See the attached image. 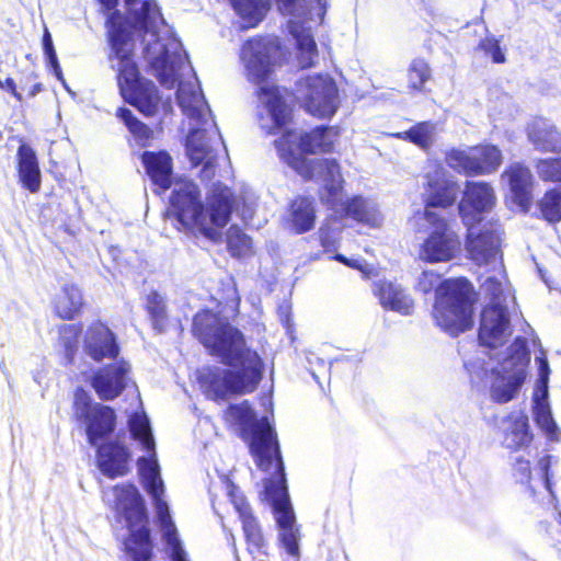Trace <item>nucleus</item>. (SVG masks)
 Returning <instances> with one entry per match:
<instances>
[{"label":"nucleus","mask_w":561,"mask_h":561,"mask_svg":"<svg viewBox=\"0 0 561 561\" xmlns=\"http://www.w3.org/2000/svg\"><path fill=\"white\" fill-rule=\"evenodd\" d=\"M130 15L127 21L118 11L106 20L111 51V68L117 72L121 95L146 116H153L161 105V96L153 82L139 77L134 60L133 30L141 36L144 57L160 83L172 88L186 67L187 56L181 42L165 24L152 0H125Z\"/></svg>","instance_id":"1"},{"label":"nucleus","mask_w":561,"mask_h":561,"mask_svg":"<svg viewBox=\"0 0 561 561\" xmlns=\"http://www.w3.org/2000/svg\"><path fill=\"white\" fill-rule=\"evenodd\" d=\"M129 428L134 438L141 444L148 454L138 459L137 466L145 490L153 501L165 552L171 561H190L170 515L169 505L163 497L164 484L160 476L154 451L156 443L148 417L145 414L135 413L129 420ZM104 499L125 518L129 529L125 548L133 561H149L152 549L150 530L147 525L148 518L144 500L136 486L133 484L113 486L104 492Z\"/></svg>","instance_id":"2"},{"label":"nucleus","mask_w":561,"mask_h":561,"mask_svg":"<svg viewBox=\"0 0 561 561\" xmlns=\"http://www.w3.org/2000/svg\"><path fill=\"white\" fill-rule=\"evenodd\" d=\"M195 335L230 369L204 367L197 373L203 393L214 401L232 394L253 392L263 377V362L255 351L247 347L242 333L217 314L204 311L195 316Z\"/></svg>","instance_id":"3"},{"label":"nucleus","mask_w":561,"mask_h":561,"mask_svg":"<svg viewBox=\"0 0 561 561\" xmlns=\"http://www.w3.org/2000/svg\"><path fill=\"white\" fill-rule=\"evenodd\" d=\"M225 416L228 422L241 427L256 465L264 471H272V477L264 481L265 493L273 502L282 546L288 554L298 561L300 531L288 500L275 433L266 417L256 420L248 401L230 405Z\"/></svg>","instance_id":"4"},{"label":"nucleus","mask_w":561,"mask_h":561,"mask_svg":"<svg viewBox=\"0 0 561 561\" xmlns=\"http://www.w3.org/2000/svg\"><path fill=\"white\" fill-rule=\"evenodd\" d=\"M339 131L334 127H318L310 133L289 130L275 146L280 159L304 179L322 182L320 198L324 204L335 205L342 198L343 179L340 165L333 159H307L306 153L330 152L333 150Z\"/></svg>","instance_id":"5"},{"label":"nucleus","mask_w":561,"mask_h":561,"mask_svg":"<svg viewBox=\"0 0 561 561\" xmlns=\"http://www.w3.org/2000/svg\"><path fill=\"white\" fill-rule=\"evenodd\" d=\"M278 49L276 37H256L247 41L240 51L245 77L259 85V124L268 134L283 128L290 119V108L283 93L278 87L268 82Z\"/></svg>","instance_id":"6"},{"label":"nucleus","mask_w":561,"mask_h":561,"mask_svg":"<svg viewBox=\"0 0 561 561\" xmlns=\"http://www.w3.org/2000/svg\"><path fill=\"white\" fill-rule=\"evenodd\" d=\"M231 197V191L219 185L207 198L205 207L197 185L190 179L180 178L173 183L170 203L184 228L196 229L207 239L217 242L221 239V229L230 218Z\"/></svg>","instance_id":"7"},{"label":"nucleus","mask_w":561,"mask_h":561,"mask_svg":"<svg viewBox=\"0 0 561 561\" xmlns=\"http://www.w3.org/2000/svg\"><path fill=\"white\" fill-rule=\"evenodd\" d=\"M442 275L433 270L423 271L416 278L415 289L428 294L436 291L433 317L438 327L457 335L472 325V286L465 278L440 282Z\"/></svg>","instance_id":"8"},{"label":"nucleus","mask_w":561,"mask_h":561,"mask_svg":"<svg viewBox=\"0 0 561 561\" xmlns=\"http://www.w3.org/2000/svg\"><path fill=\"white\" fill-rule=\"evenodd\" d=\"M529 351L525 339L517 337L503 358H477L467 364L472 378L490 380V396L499 403H506L518 394L527 377Z\"/></svg>","instance_id":"9"},{"label":"nucleus","mask_w":561,"mask_h":561,"mask_svg":"<svg viewBox=\"0 0 561 561\" xmlns=\"http://www.w3.org/2000/svg\"><path fill=\"white\" fill-rule=\"evenodd\" d=\"M423 222L432 231L420 245L419 259L427 263H446L454 260L461 251V242L456 231L435 210L416 211L410 224L421 230Z\"/></svg>","instance_id":"10"},{"label":"nucleus","mask_w":561,"mask_h":561,"mask_svg":"<svg viewBox=\"0 0 561 561\" xmlns=\"http://www.w3.org/2000/svg\"><path fill=\"white\" fill-rule=\"evenodd\" d=\"M297 93L305 108L313 116L331 117L340 105L337 87L328 75L301 79L297 84Z\"/></svg>","instance_id":"11"},{"label":"nucleus","mask_w":561,"mask_h":561,"mask_svg":"<svg viewBox=\"0 0 561 561\" xmlns=\"http://www.w3.org/2000/svg\"><path fill=\"white\" fill-rule=\"evenodd\" d=\"M221 145V137L214 121L192 127L186 138V156L193 167L203 164L201 173L204 180H210L214 176L215 160Z\"/></svg>","instance_id":"12"},{"label":"nucleus","mask_w":561,"mask_h":561,"mask_svg":"<svg viewBox=\"0 0 561 561\" xmlns=\"http://www.w3.org/2000/svg\"><path fill=\"white\" fill-rule=\"evenodd\" d=\"M448 165L466 175H484L495 172L502 163V153L493 145L451 150L446 158Z\"/></svg>","instance_id":"13"},{"label":"nucleus","mask_w":561,"mask_h":561,"mask_svg":"<svg viewBox=\"0 0 561 561\" xmlns=\"http://www.w3.org/2000/svg\"><path fill=\"white\" fill-rule=\"evenodd\" d=\"M75 410L76 416L87 424V435L92 446H98L99 439L113 432L115 425L114 411L100 403L91 404L83 390L76 393Z\"/></svg>","instance_id":"14"},{"label":"nucleus","mask_w":561,"mask_h":561,"mask_svg":"<svg viewBox=\"0 0 561 561\" xmlns=\"http://www.w3.org/2000/svg\"><path fill=\"white\" fill-rule=\"evenodd\" d=\"M535 362L538 365L539 371V377L534 393L535 420L538 426L545 432L546 436L550 440L558 442L561 438V432L552 417L551 409L548 402V382L550 368L543 352L540 356H536Z\"/></svg>","instance_id":"15"},{"label":"nucleus","mask_w":561,"mask_h":561,"mask_svg":"<svg viewBox=\"0 0 561 561\" xmlns=\"http://www.w3.org/2000/svg\"><path fill=\"white\" fill-rule=\"evenodd\" d=\"M496 203L493 187L485 182H466L462 198L458 205L460 217L466 226L482 220L484 214L491 211Z\"/></svg>","instance_id":"16"},{"label":"nucleus","mask_w":561,"mask_h":561,"mask_svg":"<svg viewBox=\"0 0 561 561\" xmlns=\"http://www.w3.org/2000/svg\"><path fill=\"white\" fill-rule=\"evenodd\" d=\"M507 305H488L481 316L480 342L490 347L502 346L512 334L510 308Z\"/></svg>","instance_id":"17"},{"label":"nucleus","mask_w":561,"mask_h":561,"mask_svg":"<svg viewBox=\"0 0 561 561\" xmlns=\"http://www.w3.org/2000/svg\"><path fill=\"white\" fill-rule=\"evenodd\" d=\"M178 103L183 114L190 119L192 127L206 124L207 121H214L195 76L180 82Z\"/></svg>","instance_id":"18"},{"label":"nucleus","mask_w":561,"mask_h":561,"mask_svg":"<svg viewBox=\"0 0 561 561\" xmlns=\"http://www.w3.org/2000/svg\"><path fill=\"white\" fill-rule=\"evenodd\" d=\"M467 227V251L470 259L478 265H501L497 262L501 241L497 230L492 228L478 231L474 225Z\"/></svg>","instance_id":"19"},{"label":"nucleus","mask_w":561,"mask_h":561,"mask_svg":"<svg viewBox=\"0 0 561 561\" xmlns=\"http://www.w3.org/2000/svg\"><path fill=\"white\" fill-rule=\"evenodd\" d=\"M459 187L457 183L447 176L442 170L437 169L427 174V184L424 192L425 208L433 210V207L446 208L454 204L457 198Z\"/></svg>","instance_id":"20"},{"label":"nucleus","mask_w":561,"mask_h":561,"mask_svg":"<svg viewBox=\"0 0 561 561\" xmlns=\"http://www.w3.org/2000/svg\"><path fill=\"white\" fill-rule=\"evenodd\" d=\"M374 293L385 310L410 316L415 309V301L410 290L399 283L381 280L375 284Z\"/></svg>","instance_id":"21"},{"label":"nucleus","mask_w":561,"mask_h":561,"mask_svg":"<svg viewBox=\"0 0 561 561\" xmlns=\"http://www.w3.org/2000/svg\"><path fill=\"white\" fill-rule=\"evenodd\" d=\"M129 370V364L123 360L104 367L94 375L92 387L102 400H112L126 387Z\"/></svg>","instance_id":"22"},{"label":"nucleus","mask_w":561,"mask_h":561,"mask_svg":"<svg viewBox=\"0 0 561 561\" xmlns=\"http://www.w3.org/2000/svg\"><path fill=\"white\" fill-rule=\"evenodd\" d=\"M83 348L87 355L96 362L104 358H115L118 345L112 331L103 323L90 325L84 335Z\"/></svg>","instance_id":"23"},{"label":"nucleus","mask_w":561,"mask_h":561,"mask_svg":"<svg viewBox=\"0 0 561 561\" xmlns=\"http://www.w3.org/2000/svg\"><path fill=\"white\" fill-rule=\"evenodd\" d=\"M278 10L290 16L297 26L302 24H321L328 8V0H276Z\"/></svg>","instance_id":"24"},{"label":"nucleus","mask_w":561,"mask_h":561,"mask_svg":"<svg viewBox=\"0 0 561 561\" xmlns=\"http://www.w3.org/2000/svg\"><path fill=\"white\" fill-rule=\"evenodd\" d=\"M130 455L118 443H108L99 446L98 466L103 474L108 478L125 476L129 471Z\"/></svg>","instance_id":"25"},{"label":"nucleus","mask_w":561,"mask_h":561,"mask_svg":"<svg viewBox=\"0 0 561 561\" xmlns=\"http://www.w3.org/2000/svg\"><path fill=\"white\" fill-rule=\"evenodd\" d=\"M502 179L507 183L515 202L522 207H527L534 185L531 171L520 163H514L504 171Z\"/></svg>","instance_id":"26"},{"label":"nucleus","mask_w":561,"mask_h":561,"mask_svg":"<svg viewBox=\"0 0 561 561\" xmlns=\"http://www.w3.org/2000/svg\"><path fill=\"white\" fill-rule=\"evenodd\" d=\"M316 222V209L313 201L298 196L290 204L284 218L287 229L300 234L311 230Z\"/></svg>","instance_id":"27"},{"label":"nucleus","mask_w":561,"mask_h":561,"mask_svg":"<svg viewBox=\"0 0 561 561\" xmlns=\"http://www.w3.org/2000/svg\"><path fill=\"white\" fill-rule=\"evenodd\" d=\"M527 138L535 149L561 152V133L545 118H535L527 126Z\"/></svg>","instance_id":"28"},{"label":"nucleus","mask_w":561,"mask_h":561,"mask_svg":"<svg viewBox=\"0 0 561 561\" xmlns=\"http://www.w3.org/2000/svg\"><path fill=\"white\" fill-rule=\"evenodd\" d=\"M141 161L145 165L148 176L153 184L168 190L172 185V158L165 151H145L141 154Z\"/></svg>","instance_id":"29"},{"label":"nucleus","mask_w":561,"mask_h":561,"mask_svg":"<svg viewBox=\"0 0 561 561\" xmlns=\"http://www.w3.org/2000/svg\"><path fill=\"white\" fill-rule=\"evenodd\" d=\"M343 198L344 194L342 193L341 201H339L335 205H327L336 209V211H345L347 216L370 227L380 226L382 217L373 202L362 197H355L351 202L344 203Z\"/></svg>","instance_id":"30"},{"label":"nucleus","mask_w":561,"mask_h":561,"mask_svg":"<svg viewBox=\"0 0 561 561\" xmlns=\"http://www.w3.org/2000/svg\"><path fill=\"white\" fill-rule=\"evenodd\" d=\"M506 448L517 449L529 444L531 436L528 432V419L520 412L512 413L503 419L500 425Z\"/></svg>","instance_id":"31"},{"label":"nucleus","mask_w":561,"mask_h":561,"mask_svg":"<svg viewBox=\"0 0 561 561\" xmlns=\"http://www.w3.org/2000/svg\"><path fill=\"white\" fill-rule=\"evenodd\" d=\"M311 24L297 26V21L293 20L289 24V32L297 42V59L302 68L312 67L318 58L316 42L310 34Z\"/></svg>","instance_id":"32"},{"label":"nucleus","mask_w":561,"mask_h":561,"mask_svg":"<svg viewBox=\"0 0 561 561\" xmlns=\"http://www.w3.org/2000/svg\"><path fill=\"white\" fill-rule=\"evenodd\" d=\"M19 175L22 184L31 192H37L41 186V172L34 150L21 145L18 150Z\"/></svg>","instance_id":"33"},{"label":"nucleus","mask_w":561,"mask_h":561,"mask_svg":"<svg viewBox=\"0 0 561 561\" xmlns=\"http://www.w3.org/2000/svg\"><path fill=\"white\" fill-rule=\"evenodd\" d=\"M83 297L78 287L66 284L54 299V309L65 320L73 319L82 309Z\"/></svg>","instance_id":"34"},{"label":"nucleus","mask_w":561,"mask_h":561,"mask_svg":"<svg viewBox=\"0 0 561 561\" xmlns=\"http://www.w3.org/2000/svg\"><path fill=\"white\" fill-rule=\"evenodd\" d=\"M481 289L490 298L489 305H515V297L502 271H499L497 275L486 277Z\"/></svg>","instance_id":"35"},{"label":"nucleus","mask_w":561,"mask_h":561,"mask_svg":"<svg viewBox=\"0 0 561 561\" xmlns=\"http://www.w3.org/2000/svg\"><path fill=\"white\" fill-rule=\"evenodd\" d=\"M234 9L243 20L242 27L256 26L270 9V0H238Z\"/></svg>","instance_id":"36"},{"label":"nucleus","mask_w":561,"mask_h":561,"mask_svg":"<svg viewBox=\"0 0 561 561\" xmlns=\"http://www.w3.org/2000/svg\"><path fill=\"white\" fill-rule=\"evenodd\" d=\"M436 134L437 129L435 124L422 122L407 131L391 134V136L409 140L423 149H427L435 142Z\"/></svg>","instance_id":"37"},{"label":"nucleus","mask_w":561,"mask_h":561,"mask_svg":"<svg viewBox=\"0 0 561 561\" xmlns=\"http://www.w3.org/2000/svg\"><path fill=\"white\" fill-rule=\"evenodd\" d=\"M117 116L124 121L137 142L145 147L153 137V131L144 123L138 121L128 108H118Z\"/></svg>","instance_id":"38"},{"label":"nucleus","mask_w":561,"mask_h":561,"mask_svg":"<svg viewBox=\"0 0 561 561\" xmlns=\"http://www.w3.org/2000/svg\"><path fill=\"white\" fill-rule=\"evenodd\" d=\"M540 214L549 222L561 220V191L549 190L538 203Z\"/></svg>","instance_id":"39"},{"label":"nucleus","mask_w":561,"mask_h":561,"mask_svg":"<svg viewBox=\"0 0 561 561\" xmlns=\"http://www.w3.org/2000/svg\"><path fill=\"white\" fill-rule=\"evenodd\" d=\"M242 529L249 545V550H261L264 546V538L261 527L252 513L240 517Z\"/></svg>","instance_id":"40"},{"label":"nucleus","mask_w":561,"mask_h":561,"mask_svg":"<svg viewBox=\"0 0 561 561\" xmlns=\"http://www.w3.org/2000/svg\"><path fill=\"white\" fill-rule=\"evenodd\" d=\"M228 250L233 256H244L251 251V239L237 226L227 232Z\"/></svg>","instance_id":"41"},{"label":"nucleus","mask_w":561,"mask_h":561,"mask_svg":"<svg viewBox=\"0 0 561 561\" xmlns=\"http://www.w3.org/2000/svg\"><path fill=\"white\" fill-rule=\"evenodd\" d=\"M147 309L154 329L162 331L165 325V304L162 296L151 293L147 298Z\"/></svg>","instance_id":"42"},{"label":"nucleus","mask_w":561,"mask_h":561,"mask_svg":"<svg viewBox=\"0 0 561 561\" xmlns=\"http://www.w3.org/2000/svg\"><path fill=\"white\" fill-rule=\"evenodd\" d=\"M536 171L542 181L561 182V158L538 160Z\"/></svg>","instance_id":"43"},{"label":"nucleus","mask_w":561,"mask_h":561,"mask_svg":"<svg viewBox=\"0 0 561 561\" xmlns=\"http://www.w3.org/2000/svg\"><path fill=\"white\" fill-rule=\"evenodd\" d=\"M342 226L337 219H331L319 229L320 243L325 251L336 248Z\"/></svg>","instance_id":"44"},{"label":"nucleus","mask_w":561,"mask_h":561,"mask_svg":"<svg viewBox=\"0 0 561 561\" xmlns=\"http://www.w3.org/2000/svg\"><path fill=\"white\" fill-rule=\"evenodd\" d=\"M431 71L427 64L422 59L412 61L409 68V85L414 90H421L423 84L430 79Z\"/></svg>","instance_id":"45"},{"label":"nucleus","mask_w":561,"mask_h":561,"mask_svg":"<svg viewBox=\"0 0 561 561\" xmlns=\"http://www.w3.org/2000/svg\"><path fill=\"white\" fill-rule=\"evenodd\" d=\"M227 493H228V496L230 497V501H231L236 512L239 515V518L252 513V510H251L249 503L247 502L245 497L243 496V494L239 491V489L236 485H233L232 483H228L227 484Z\"/></svg>","instance_id":"46"},{"label":"nucleus","mask_w":561,"mask_h":561,"mask_svg":"<svg viewBox=\"0 0 561 561\" xmlns=\"http://www.w3.org/2000/svg\"><path fill=\"white\" fill-rule=\"evenodd\" d=\"M479 47L489 56H491L492 60L494 62H504L505 61V55L501 50L499 42L493 37H488L483 39Z\"/></svg>","instance_id":"47"},{"label":"nucleus","mask_w":561,"mask_h":561,"mask_svg":"<svg viewBox=\"0 0 561 561\" xmlns=\"http://www.w3.org/2000/svg\"><path fill=\"white\" fill-rule=\"evenodd\" d=\"M514 477L517 482L528 484L531 478L530 463L528 460L516 458L514 463Z\"/></svg>","instance_id":"48"},{"label":"nucleus","mask_w":561,"mask_h":561,"mask_svg":"<svg viewBox=\"0 0 561 561\" xmlns=\"http://www.w3.org/2000/svg\"><path fill=\"white\" fill-rule=\"evenodd\" d=\"M335 260H337L339 262H342L348 266L359 270L367 277H369L373 273V267H370L368 264L360 263L358 260H348L341 254H337L335 256Z\"/></svg>","instance_id":"49"},{"label":"nucleus","mask_w":561,"mask_h":561,"mask_svg":"<svg viewBox=\"0 0 561 561\" xmlns=\"http://www.w3.org/2000/svg\"><path fill=\"white\" fill-rule=\"evenodd\" d=\"M43 47H44V53L46 55L47 61L56 62L57 55L54 49L51 36L47 30L45 31L44 36H43Z\"/></svg>","instance_id":"50"},{"label":"nucleus","mask_w":561,"mask_h":561,"mask_svg":"<svg viewBox=\"0 0 561 561\" xmlns=\"http://www.w3.org/2000/svg\"><path fill=\"white\" fill-rule=\"evenodd\" d=\"M78 332H79V329L76 325H73V324L64 325L61 328V336H62L64 344H65V347H66L68 353L72 348L73 344L70 341L67 340L66 335L70 334L71 336H73L76 339L77 335H78Z\"/></svg>","instance_id":"51"},{"label":"nucleus","mask_w":561,"mask_h":561,"mask_svg":"<svg viewBox=\"0 0 561 561\" xmlns=\"http://www.w3.org/2000/svg\"><path fill=\"white\" fill-rule=\"evenodd\" d=\"M550 456L543 457L538 461V466L541 470V478L540 480L545 483V486L547 490H550V481L548 476V469L550 466Z\"/></svg>","instance_id":"52"},{"label":"nucleus","mask_w":561,"mask_h":561,"mask_svg":"<svg viewBox=\"0 0 561 561\" xmlns=\"http://www.w3.org/2000/svg\"><path fill=\"white\" fill-rule=\"evenodd\" d=\"M0 89L10 92L18 101H22L21 93L18 92L16 85L13 79L7 78L0 79Z\"/></svg>","instance_id":"53"},{"label":"nucleus","mask_w":561,"mask_h":561,"mask_svg":"<svg viewBox=\"0 0 561 561\" xmlns=\"http://www.w3.org/2000/svg\"><path fill=\"white\" fill-rule=\"evenodd\" d=\"M98 1L102 5L103 10L111 11L116 7L118 0H98Z\"/></svg>","instance_id":"54"},{"label":"nucleus","mask_w":561,"mask_h":561,"mask_svg":"<svg viewBox=\"0 0 561 561\" xmlns=\"http://www.w3.org/2000/svg\"><path fill=\"white\" fill-rule=\"evenodd\" d=\"M48 64L53 67L54 73L58 78V80H60L65 84V79L62 77V72L59 67L58 59L56 58V62H48Z\"/></svg>","instance_id":"55"},{"label":"nucleus","mask_w":561,"mask_h":561,"mask_svg":"<svg viewBox=\"0 0 561 561\" xmlns=\"http://www.w3.org/2000/svg\"><path fill=\"white\" fill-rule=\"evenodd\" d=\"M38 90H39V85H35L33 91L31 92V95L34 96Z\"/></svg>","instance_id":"56"},{"label":"nucleus","mask_w":561,"mask_h":561,"mask_svg":"<svg viewBox=\"0 0 561 561\" xmlns=\"http://www.w3.org/2000/svg\"><path fill=\"white\" fill-rule=\"evenodd\" d=\"M560 517H561V513H560Z\"/></svg>","instance_id":"57"}]
</instances>
